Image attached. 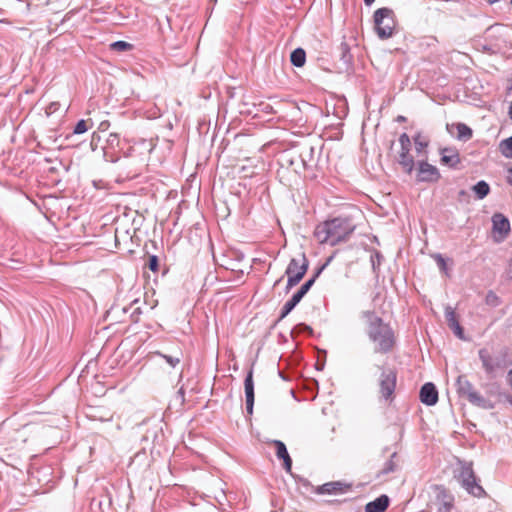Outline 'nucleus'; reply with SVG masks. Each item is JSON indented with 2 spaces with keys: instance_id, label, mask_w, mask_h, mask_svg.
Returning <instances> with one entry per match:
<instances>
[{
  "instance_id": "nucleus-36",
  "label": "nucleus",
  "mask_w": 512,
  "mask_h": 512,
  "mask_svg": "<svg viewBox=\"0 0 512 512\" xmlns=\"http://www.w3.org/2000/svg\"><path fill=\"white\" fill-rule=\"evenodd\" d=\"M304 297V295L302 294V292H300L299 290L292 296V298L290 299L294 304H298L301 299Z\"/></svg>"
},
{
  "instance_id": "nucleus-31",
  "label": "nucleus",
  "mask_w": 512,
  "mask_h": 512,
  "mask_svg": "<svg viewBox=\"0 0 512 512\" xmlns=\"http://www.w3.org/2000/svg\"><path fill=\"white\" fill-rule=\"evenodd\" d=\"M486 303L490 305H497L499 303V298L493 292H489L486 296Z\"/></svg>"
},
{
  "instance_id": "nucleus-42",
  "label": "nucleus",
  "mask_w": 512,
  "mask_h": 512,
  "mask_svg": "<svg viewBox=\"0 0 512 512\" xmlns=\"http://www.w3.org/2000/svg\"><path fill=\"white\" fill-rule=\"evenodd\" d=\"M508 377H509V383H510V384H511V386H512V370L509 372Z\"/></svg>"
},
{
  "instance_id": "nucleus-21",
  "label": "nucleus",
  "mask_w": 512,
  "mask_h": 512,
  "mask_svg": "<svg viewBox=\"0 0 512 512\" xmlns=\"http://www.w3.org/2000/svg\"><path fill=\"white\" fill-rule=\"evenodd\" d=\"M499 151L506 158H512V136L499 143Z\"/></svg>"
},
{
  "instance_id": "nucleus-32",
  "label": "nucleus",
  "mask_w": 512,
  "mask_h": 512,
  "mask_svg": "<svg viewBox=\"0 0 512 512\" xmlns=\"http://www.w3.org/2000/svg\"><path fill=\"white\" fill-rule=\"evenodd\" d=\"M141 314H142L141 308L139 306H136L134 308V311L131 314L132 322H134V323L139 322Z\"/></svg>"
},
{
  "instance_id": "nucleus-34",
  "label": "nucleus",
  "mask_w": 512,
  "mask_h": 512,
  "mask_svg": "<svg viewBox=\"0 0 512 512\" xmlns=\"http://www.w3.org/2000/svg\"><path fill=\"white\" fill-rule=\"evenodd\" d=\"M148 267L152 270V271H157L158 269V259L156 256H151L149 258V262H148Z\"/></svg>"
},
{
  "instance_id": "nucleus-23",
  "label": "nucleus",
  "mask_w": 512,
  "mask_h": 512,
  "mask_svg": "<svg viewBox=\"0 0 512 512\" xmlns=\"http://www.w3.org/2000/svg\"><path fill=\"white\" fill-rule=\"evenodd\" d=\"M457 136L459 139L468 140L472 137V130L464 123H458L456 125Z\"/></svg>"
},
{
  "instance_id": "nucleus-18",
  "label": "nucleus",
  "mask_w": 512,
  "mask_h": 512,
  "mask_svg": "<svg viewBox=\"0 0 512 512\" xmlns=\"http://www.w3.org/2000/svg\"><path fill=\"white\" fill-rule=\"evenodd\" d=\"M479 357L482 362V366L488 374H492L495 371L496 364L493 357L487 349H481L479 351Z\"/></svg>"
},
{
  "instance_id": "nucleus-10",
  "label": "nucleus",
  "mask_w": 512,
  "mask_h": 512,
  "mask_svg": "<svg viewBox=\"0 0 512 512\" xmlns=\"http://www.w3.org/2000/svg\"><path fill=\"white\" fill-rule=\"evenodd\" d=\"M30 438V433L26 427L9 433L6 437L7 448L14 449L22 447Z\"/></svg>"
},
{
  "instance_id": "nucleus-22",
  "label": "nucleus",
  "mask_w": 512,
  "mask_h": 512,
  "mask_svg": "<svg viewBox=\"0 0 512 512\" xmlns=\"http://www.w3.org/2000/svg\"><path fill=\"white\" fill-rule=\"evenodd\" d=\"M473 191L476 193L479 199H483L489 194L490 187L485 181H479L473 186Z\"/></svg>"
},
{
  "instance_id": "nucleus-43",
  "label": "nucleus",
  "mask_w": 512,
  "mask_h": 512,
  "mask_svg": "<svg viewBox=\"0 0 512 512\" xmlns=\"http://www.w3.org/2000/svg\"><path fill=\"white\" fill-rule=\"evenodd\" d=\"M138 303H139V300H138V299H135V300H133V302H132V306H136Z\"/></svg>"
},
{
  "instance_id": "nucleus-39",
  "label": "nucleus",
  "mask_w": 512,
  "mask_h": 512,
  "mask_svg": "<svg viewBox=\"0 0 512 512\" xmlns=\"http://www.w3.org/2000/svg\"><path fill=\"white\" fill-rule=\"evenodd\" d=\"M507 181L512 186V168L508 169Z\"/></svg>"
},
{
  "instance_id": "nucleus-9",
  "label": "nucleus",
  "mask_w": 512,
  "mask_h": 512,
  "mask_svg": "<svg viewBox=\"0 0 512 512\" xmlns=\"http://www.w3.org/2000/svg\"><path fill=\"white\" fill-rule=\"evenodd\" d=\"M352 488L351 484L344 483L341 481L328 482L321 486H318L315 490L317 494H331L339 495L349 492Z\"/></svg>"
},
{
  "instance_id": "nucleus-28",
  "label": "nucleus",
  "mask_w": 512,
  "mask_h": 512,
  "mask_svg": "<svg viewBox=\"0 0 512 512\" xmlns=\"http://www.w3.org/2000/svg\"><path fill=\"white\" fill-rule=\"evenodd\" d=\"M60 108V104L58 102H51L45 109L47 115H51L56 113Z\"/></svg>"
},
{
  "instance_id": "nucleus-45",
  "label": "nucleus",
  "mask_w": 512,
  "mask_h": 512,
  "mask_svg": "<svg viewBox=\"0 0 512 512\" xmlns=\"http://www.w3.org/2000/svg\"><path fill=\"white\" fill-rule=\"evenodd\" d=\"M509 115L512 118V102H511V106H510V110H509Z\"/></svg>"
},
{
  "instance_id": "nucleus-3",
  "label": "nucleus",
  "mask_w": 512,
  "mask_h": 512,
  "mask_svg": "<svg viewBox=\"0 0 512 512\" xmlns=\"http://www.w3.org/2000/svg\"><path fill=\"white\" fill-rule=\"evenodd\" d=\"M308 268V261L304 254H298V256L293 257L285 271V274L288 277L287 281V291H289L292 287L297 285L304 275L306 274Z\"/></svg>"
},
{
  "instance_id": "nucleus-41",
  "label": "nucleus",
  "mask_w": 512,
  "mask_h": 512,
  "mask_svg": "<svg viewBox=\"0 0 512 512\" xmlns=\"http://www.w3.org/2000/svg\"><path fill=\"white\" fill-rule=\"evenodd\" d=\"M375 0H364L366 5H371Z\"/></svg>"
},
{
  "instance_id": "nucleus-25",
  "label": "nucleus",
  "mask_w": 512,
  "mask_h": 512,
  "mask_svg": "<svg viewBox=\"0 0 512 512\" xmlns=\"http://www.w3.org/2000/svg\"><path fill=\"white\" fill-rule=\"evenodd\" d=\"M110 49L117 52L130 51L133 49V45L126 41H116L110 44Z\"/></svg>"
},
{
  "instance_id": "nucleus-2",
  "label": "nucleus",
  "mask_w": 512,
  "mask_h": 512,
  "mask_svg": "<svg viewBox=\"0 0 512 512\" xmlns=\"http://www.w3.org/2000/svg\"><path fill=\"white\" fill-rule=\"evenodd\" d=\"M353 231L354 226L349 220L334 218L317 225L314 236L320 244L334 246L346 241Z\"/></svg>"
},
{
  "instance_id": "nucleus-1",
  "label": "nucleus",
  "mask_w": 512,
  "mask_h": 512,
  "mask_svg": "<svg viewBox=\"0 0 512 512\" xmlns=\"http://www.w3.org/2000/svg\"><path fill=\"white\" fill-rule=\"evenodd\" d=\"M362 318L368 322L367 335L375 353L386 354L396 346L397 339L392 327L372 311H364Z\"/></svg>"
},
{
  "instance_id": "nucleus-16",
  "label": "nucleus",
  "mask_w": 512,
  "mask_h": 512,
  "mask_svg": "<svg viewBox=\"0 0 512 512\" xmlns=\"http://www.w3.org/2000/svg\"><path fill=\"white\" fill-rule=\"evenodd\" d=\"M389 506V498L387 495H381L374 501L366 504L365 512H384Z\"/></svg>"
},
{
  "instance_id": "nucleus-7",
  "label": "nucleus",
  "mask_w": 512,
  "mask_h": 512,
  "mask_svg": "<svg viewBox=\"0 0 512 512\" xmlns=\"http://www.w3.org/2000/svg\"><path fill=\"white\" fill-rule=\"evenodd\" d=\"M493 238L496 242L503 241L510 233V222L501 213H496L492 217Z\"/></svg>"
},
{
  "instance_id": "nucleus-40",
  "label": "nucleus",
  "mask_w": 512,
  "mask_h": 512,
  "mask_svg": "<svg viewBox=\"0 0 512 512\" xmlns=\"http://www.w3.org/2000/svg\"><path fill=\"white\" fill-rule=\"evenodd\" d=\"M509 268H510L509 273H510V276L512 278V259L509 261Z\"/></svg>"
},
{
  "instance_id": "nucleus-20",
  "label": "nucleus",
  "mask_w": 512,
  "mask_h": 512,
  "mask_svg": "<svg viewBox=\"0 0 512 512\" xmlns=\"http://www.w3.org/2000/svg\"><path fill=\"white\" fill-rule=\"evenodd\" d=\"M291 63L296 67H302L306 61V53L302 48H297L290 55Z\"/></svg>"
},
{
  "instance_id": "nucleus-29",
  "label": "nucleus",
  "mask_w": 512,
  "mask_h": 512,
  "mask_svg": "<svg viewBox=\"0 0 512 512\" xmlns=\"http://www.w3.org/2000/svg\"><path fill=\"white\" fill-rule=\"evenodd\" d=\"M434 259L436 260L439 268L442 271L447 272V264H446L445 259L440 254L435 255Z\"/></svg>"
},
{
  "instance_id": "nucleus-13",
  "label": "nucleus",
  "mask_w": 512,
  "mask_h": 512,
  "mask_svg": "<svg viewBox=\"0 0 512 512\" xmlns=\"http://www.w3.org/2000/svg\"><path fill=\"white\" fill-rule=\"evenodd\" d=\"M244 389L246 396V410L248 414L253 413V405H254V382H253V370L250 369L245 381H244Z\"/></svg>"
},
{
  "instance_id": "nucleus-33",
  "label": "nucleus",
  "mask_w": 512,
  "mask_h": 512,
  "mask_svg": "<svg viewBox=\"0 0 512 512\" xmlns=\"http://www.w3.org/2000/svg\"><path fill=\"white\" fill-rule=\"evenodd\" d=\"M314 283V278L306 281L299 289L300 292H302L303 295H305L309 289L311 288V286L313 285Z\"/></svg>"
},
{
  "instance_id": "nucleus-5",
  "label": "nucleus",
  "mask_w": 512,
  "mask_h": 512,
  "mask_svg": "<svg viewBox=\"0 0 512 512\" xmlns=\"http://www.w3.org/2000/svg\"><path fill=\"white\" fill-rule=\"evenodd\" d=\"M396 372L392 369H386L382 372L379 380V393L387 400L391 401L396 388Z\"/></svg>"
},
{
  "instance_id": "nucleus-44",
  "label": "nucleus",
  "mask_w": 512,
  "mask_h": 512,
  "mask_svg": "<svg viewBox=\"0 0 512 512\" xmlns=\"http://www.w3.org/2000/svg\"><path fill=\"white\" fill-rule=\"evenodd\" d=\"M498 1H499V0H488V2H489L490 4H494V3L498 2Z\"/></svg>"
},
{
  "instance_id": "nucleus-15",
  "label": "nucleus",
  "mask_w": 512,
  "mask_h": 512,
  "mask_svg": "<svg viewBox=\"0 0 512 512\" xmlns=\"http://www.w3.org/2000/svg\"><path fill=\"white\" fill-rule=\"evenodd\" d=\"M420 400L422 403L432 406L438 401V392L433 383H425L420 390Z\"/></svg>"
},
{
  "instance_id": "nucleus-8",
  "label": "nucleus",
  "mask_w": 512,
  "mask_h": 512,
  "mask_svg": "<svg viewBox=\"0 0 512 512\" xmlns=\"http://www.w3.org/2000/svg\"><path fill=\"white\" fill-rule=\"evenodd\" d=\"M462 484L465 489L476 497H481L485 491L476 482V477L471 468H464L461 472Z\"/></svg>"
},
{
  "instance_id": "nucleus-46",
  "label": "nucleus",
  "mask_w": 512,
  "mask_h": 512,
  "mask_svg": "<svg viewBox=\"0 0 512 512\" xmlns=\"http://www.w3.org/2000/svg\"><path fill=\"white\" fill-rule=\"evenodd\" d=\"M252 174H253V172H251L250 174H246V173H245L243 176H244V177H248V176H251Z\"/></svg>"
},
{
  "instance_id": "nucleus-19",
  "label": "nucleus",
  "mask_w": 512,
  "mask_h": 512,
  "mask_svg": "<svg viewBox=\"0 0 512 512\" xmlns=\"http://www.w3.org/2000/svg\"><path fill=\"white\" fill-rule=\"evenodd\" d=\"M441 162L451 167L456 166L460 162L458 152L448 148L443 149Z\"/></svg>"
},
{
  "instance_id": "nucleus-26",
  "label": "nucleus",
  "mask_w": 512,
  "mask_h": 512,
  "mask_svg": "<svg viewBox=\"0 0 512 512\" xmlns=\"http://www.w3.org/2000/svg\"><path fill=\"white\" fill-rule=\"evenodd\" d=\"M414 143H415V149L417 152L423 151L428 146V141L426 140L425 137H423L420 134H418L414 138Z\"/></svg>"
},
{
  "instance_id": "nucleus-14",
  "label": "nucleus",
  "mask_w": 512,
  "mask_h": 512,
  "mask_svg": "<svg viewBox=\"0 0 512 512\" xmlns=\"http://www.w3.org/2000/svg\"><path fill=\"white\" fill-rule=\"evenodd\" d=\"M270 445L274 446L276 450V456L283 461V468L287 472H291L292 459L287 451L285 444L280 440H273L270 442Z\"/></svg>"
},
{
  "instance_id": "nucleus-4",
  "label": "nucleus",
  "mask_w": 512,
  "mask_h": 512,
  "mask_svg": "<svg viewBox=\"0 0 512 512\" xmlns=\"http://www.w3.org/2000/svg\"><path fill=\"white\" fill-rule=\"evenodd\" d=\"M375 28L378 36L382 39L389 38L393 34L395 22L393 11L389 8H380L374 13Z\"/></svg>"
},
{
  "instance_id": "nucleus-24",
  "label": "nucleus",
  "mask_w": 512,
  "mask_h": 512,
  "mask_svg": "<svg viewBox=\"0 0 512 512\" xmlns=\"http://www.w3.org/2000/svg\"><path fill=\"white\" fill-rule=\"evenodd\" d=\"M93 122L91 119L85 120L82 119L77 122V124L74 127V133L75 134H83L87 132L90 128H92Z\"/></svg>"
},
{
  "instance_id": "nucleus-30",
  "label": "nucleus",
  "mask_w": 512,
  "mask_h": 512,
  "mask_svg": "<svg viewBox=\"0 0 512 512\" xmlns=\"http://www.w3.org/2000/svg\"><path fill=\"white\" fill-rule=\"evenodd\" d=\"M165 360L166 362L171 365L172 367H175L176 365H178L181 361L180 357H173V356H169V355H161Z\"/></svg>"
},
{
  "instance_id": "nucleus-38",
  "label": "nucleus",
  "mask_w": 512,
  "mask_h": 512,
  "mask_svg": "<svg viewBox=\"0 0 512 512\" xmlns=\"http://www.w3.org/2000/svg\"><path fill=\"white\" fill-rule=\"evenodd\" d=\"M480 399V396L477 392H471L469 393V400L474 402L476 400H479Z\"/></svg>"
},
{
  "instance_id": "nucleus-27",
  "label": "nucleus",
  "mask_w": 512,
  "mask_h": 512,
  "mask_svg": "<svg viewBox=\"0 0 512 512\" xmlns=\"http://www.w3.org/2000/svg\"><path fill=\"white\" fill-rule=\"evenodd\" d=\"M295 306L296 304H294L291 300H288L282 308L280 319L285 318L294 309Z\"/></svg>"
},
{
  "instance_id": "nucleus-11",
  "label": "nucleus",
  "mask_w": 512,
  "mask_h": 512,
  "mask_svg": "<svg viewBox=\"0 0 512 512\" xmlns=\"http://www.w3.org/2000/svg\"><path fill=\"white\" fill-rule=\"evenodd\" d=\"M434 492L436 493L437 501L441 505L440 512H450L453 507V496L443 486L434 485Z\"/></svg>"
},
{
  "instance_id": "nucleus-35",
  "label": "nucleus",
  "mask_w": 512,
  "mask_h": 512,
  "mask_svg": "<svg viewBox=\"0 0 512 512\" xmlns=\"http://www.w3.org/2000/svg\"><path fill=\"white\" fill-rule=\"evenodd\" d=\"M108 144L113 146V145H118L119 144V136L118 134L116 133H111L109 135V138L107 140Z\"/></svg>"
},
{
  "instance_id": "nucleus-6",
  "label": "nucleus",
  "mask_w": 512,
  "mask_h": 512,
  "mask_svg": "<svg viewBox=\"0 0 512 512\" xmlns=\"http://www.w3.org/2000/svg\"><path fill=\"white\" fill-rule=\"evenodd\" d=\"M401 151L399 155V163L407 173H411L414 168L413 157L409 154L411 141L406 133H402L399 137Z\"/></svg>"
},
{
  "instance_id": "nucleus-12",
  "label": "nucleus",
  "mask_w": 512,
  "mask_h": 512,
  "mask_svg": "<svg viewBox=\"0 0 512 512\" xmlns=\"http://www.w3.org/2000/svg\"><path fill=\"white\" fill-rule=\"evenodd\" d=\"M418 177L420 181L433 182L439 179L440 174L435 166L422 161L419 163Z\"/></svg>"
},
{
  "instance_id": "nucleus-37",
  "label": "nucleus",
  "mask_w": 512,
  "mask_h": 512,
  "mask_svg": "<svg viewBox=\"0 0 512 512\" xmlns=\"http://www.w3.org/2000/svg\"><path fill=\"white\" fill-rule=\"evenodd\" d=\"M109 127H110V122L108 120H104V121L100 122L98 129L100 131H106V130H108Z\"/></svg>"
},
{
  "instance_id": "nucleus-17",
  "label": "nucleus",
  "mask_w": 512,
  "mask_h": 512,
  "mask_svg": "<svg viewBox=\"0 0 512 512\" xmlns=\"http://www.w3.org/2000/svg\"><path fill=\"white\" fill-rule=\"evenodd\" d=\"M445 318L448 323V326L454 331V333L459 337L463 338V329L459 324L457 319L456 312L452 308H447L445 311Z\"/></svg>"
}]
</instances>
